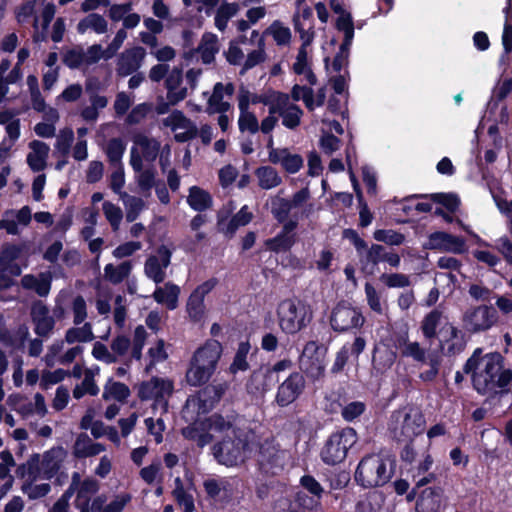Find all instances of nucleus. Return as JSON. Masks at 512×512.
<instances>
[{
	"instance_id": "f257e3e1",
	"label": "nucleus",
	"mask_w": 512,
	"mask_h": 512,
	"mask_svg": "<svg viewBox=\"0 0 512 512\" xmlns=\"http://www.w3.org/2000/svg\"><path fill=\"white\" fill-rule=\"evenodd\" d=\"M499 352L483 354L476 348L463 365L464 373L471 376L473 389L487 401L493 402L510 392L512 370L504 367Z\"/></svg>"
},
{
	"instance_id": "f03ea898",
	"label": "nucleus",
	"mask_w": 512,
	"mask_h": 512,
	"mask_svg": "<svg viewBox=\"0 0 512 512\" xmlns=\"http://www.w3.org/2000/svg\"><path fill=\"white\" fill-rule=\"evenodd\" d=\"M237 420L238 414L235 412L226 416L215 412L205 418L212 448H249L254 433L251 429L240 427Z\"/></svg>"
},
{
	"instance_id": "7ed1b4c3",
	"label": "nucleus",
	"mask_w": 512,
	"mask_h": 512,
	"mask_svg": "<svg viewBox=\"0 0 512 512\" xmlns=\"http://www.w3.org/2000/svg\"><path fill=\"white\" fill-rule=\"evenodd\" d=\"M99 489L100 484L96 479L82 478L79 472H74L65 492L70 498L75 495L74 505L79 512H101L107 498L104 494L95 496Z\"/></svg>"
},
{
	"instance_id": "20e7f679",
	"label": "nucleus",
	"mask_w": 512,
	"mask_h": 512,
	"mask_svg": "<svg viewBox=\"0 0 512 512\" xmlns=\"http://www.w3.org/2000/svg\"><path fill=\"white\" fill-rule=\"evenodd\" d=\"M394 473V461L381 453H372L359 463L355 479L363 487H378L386 484Z\"/></svg>"
},
{
	"instance_id": "39448f33",
	"label": "nucleus",
	"mask_w": 512,
	"mask_h": 512,
	"mask_svg": "<svg viewBox=\"0 0 512 512\" xmlns=\"http://www.w3.org/2000/svg\"><path fill=\"white\" fill-rule=\"evenodd\" d=\"M280 329L286 335H294L308 326L312 319L310 306L298 298L282 300L276 310Z\"/></svg>"
},
{
	"instance_id": "423d86ee",
	"label": "nucleus",
	"mask_w": 512,
	"mask_h": 512,
	"mask_svg": "<svg viewBox=\"0 0 512 512\" xmlns=\"http://www.w3.org/2000/svg\"><path fill=\"white\" fill-rule=\"evenodd\" d=\"M329 323L336 333L355 334L363 327L365 317L360 308L353 306L346 300H340L331 311Z\"/></svg>"
},
{
	"instance_id": "0eeeda50",
	"label": "nucleus",
	"mask_w": 512,
	"mask_h": 512,
	"mask_svg": "<svg viewBox=\"0 0 512 512\" xmlns=\"http://www.w3.org/2000/svg\"><path fill=\"white\" fill-rule=\"evenodd\" d=\"M226 389L225 383L205 385L196 396L186 400L182 410L183 417L187 418L190 411L195 412L197 416L209 413L222 399Z\"/></svg>"
},
{
	"instance_id": "6e6552de",
	"label": "nucleus",
	"mask_w": 512,
	"mask_h": 512,
	"mask_svg": "<svg viewBox=\"0 0 512 512\" xmlns=\"http://www.w3.org/2000/svg\"><path fill=\"white\" fill-rule=\"evenodd\" d=\"M281 224V230L276 236L269 238L265 241V247L268 251L279 254L286 253L298 242L297 228L299 225V216L293 213L284 222H277Z\"/></svg>"
},
{
	"instance_id": "1a4fd4ad",
	"label": "nucleus",
	"mask_w": 512,
	"mask_h": 512,
	"mask_svg": "<svg viewBox=\"0 0 512 512\" xmlns=\"http://www.w3.org/2000/svg\"><path fill=\"white\" fill-rule=\"evenodd\" d=\"M434 479L433 474L421 477L416 481L414 493L417 494V512H439L443 502V492L439 487H426Z\"/></svg>"
},
{
	"instance_id": "9d476101",
	"label": "nucleus",
	"mask_w": 512,
	"mask_h": 512,
	"mask_svg": "<svg viewBox=\"0 0 512 512\" xmlns=\"http://www.w3.org/2000/svg\"><path fill=\"white\" fill-rule=\"evenodd\" d=\"M281 193H283V190L270 198V213L276 222L287 220L293 209L303 206L310 199L308 187L301 188L290 199L281 197Z\"/></svg>"
},
{
	"instance_id": "9b49d317",
	"label": "nucleus",
	"mask_w": 512,
	"mask_h": 512,
	"mask_svg": "<svg viewBox=\"0 0 512 512\" xmlns=\"http://www.w3.org/2000/svg\"><path fill=\"white\" fill-rule=\"evenodd\" d=\"M462 320L468 331L483 332L498 322V313L492 305H479L467 309Z\"/></svg>"
},
{
	"instance_id": "f8f14e48",
	"label": "nucleus",
	"mask_w": 512,
	"mask_h": 512,
	"mask_svg": "<svg viewBox=\"0 0 512 512\" xmlns=\"http://www.w3.org/2000/svg\"><path fill=\"white\" fill-rule=\"evenodd\" d=\"M306 380L301 372L294 371L279 384L274 402L280 408H286L295 403L304 393Z\"/></svg>"
},
{
	"instance_id": "ddd939ff",
	"label": "nucleus",
	"mask_w": 512,
	"mask_h": 512,
	"mask_svg": "<svg viewBox=\"0 0 512 512\" xmlns=\"http://www.w3.org/2000/svg\"><path fill=\"white\" fill-rule=\"evenodd\" d=\"M398 415L403 414V420L400 427V436L405 442L404 448H411L414 437L422 434L425 429V416L417 408L410 407L402 411L396 412Z\"/></svg>"
},
{
	"instance_id": "4468645a",
	"label": "nucleus",
	"mask_w": 512,
	"mask_h": 512,
	"mask_svg": "<svg viewBox=\"0 0 512 512\" xmlns=\"http://www.w3.org/2000/svg\"><path fill=\"white\" fill-rule=\"evenodd\" d=\"M424 249L462 254L466 251L465 239L444 231H435L428 236Z\"/></svg>"
},
{
	"instance_id": "2eb2a0df",
	"label": "nucleus",
	"mask_w": 512,
	"mask_h": 512,
	"mask_svg": "<svg viewBox=\"0 0 512 512\" xmlns=\"http://www.w3.org/2000/svg\"><path fill=\"white\" fill-rule=\"evenodd\" d=\"M156 253L157 255H151L146 259L144 271L148 278L160 284L166 277L164 270L171 263L172 251L167 246L160 245Z\"/></svg>"
},
{
	"instance_id": "dca6fc26",
	"label": "nucleus",
	"mask_w": 512,
	"mask_h": 512,
	"mask_svg": "<svg viewBox=\"0 0 512 512\" xmlns=\"http://www.w3.org/2000/svg\"><path fill=\"white\" fill-rule=\"evenodd\" d=\"M365 348L366 339L362 336H356L352 343H344L335 354L334 362L330 368L331 374L337 375L343 372L350 357L358 361Z\"/></svg>"
},
{
	"instance_id": "f3484780",
	"label": "nucleus",
	"mask_w": 512,
	"mask_h": 512,
	"mask_svg": "<svg viewBox=\"0 0 512 512\" xmlns=\"http://www.w3.org/2000/svg\"><path fill=\"white\" fill-rule=\"evenodd\" d=\"M63 450H47L43 459L39 461L38 455L29 462L28 470L33 475L51 478L60 468Z\"/></svg>"
},
{
	"instance_id": "a211bd4d",
	"label": "nucleus",
	"mask_w": 512,
	"mask_h": 512,
	"mask_svg": "<svg viewBox=\"0 0 512 512\" xmlns=\"http://www.w3.org/2000/svg\"><path fill=\"white\" fill-rule=\"evenodd\" d=\"M221 354V343L218 340H207L194 352L191 360L216 371Z\"/></svg>"
},
{
	"instance_id": "6ab92c4d",
	"label": "nucleus",
	"mask_w": 512,
	"mask_h": 512,
	"mask_svg": "<svg viewBox=\"0 0 512 512\" xmlns=\"http://www.w3.org/2000/svg\"><path fill=\"white\" fill-rule=\"evenodd\" d=\"M269 161L273 164H281L283 170L289 174L297 173L304 160L299 154H291L288 148H272L269 150Z\"/></svg>"
},
{
	"instance_id": "aec40b11",
	"label": "nucleus",
	"mask_w": 512,
	"mask_h": 512,
	"mask_svg": "<svg viewBox=\"0 0 512 512\" xmlns=\"http://www.w3.org/2000/svg\"><path fill=\"white\" fill-rule=\"evenodd\" d=\"M252 104L262 103L269 106V114L282 113L289 103V95L270 89L268 93L253 94L251 97Z\"/></svg>"
},
{
	"instance_id": "412c9836",
	"label": "nucleus",
	"mask_w": 512,
	"mask_h": 512,
	"mask_svg": "<svg viewBox=\"0 0 512 512\" xmlns=\"http://www.w3.org/2000/svg\"><path fill=\"white\" fill-rule=\"evenodd\" d=\"M253 214L248 211V207L245 205L234 214L228 223L225 225V219L219 218L217 221V227L220 232H223L226 237L232 238L237 229L241 226H245L251 222Z\"/></svg>"
},
{
	"instance_id": "4be33fe9",
	"label": "nucleus",
	"mask_w": 512,
	"mask_h": 512,
	"mask_svg": "<svg viewBox=\"0 0 512 512\" xmlns=\"http://www.w3.org/2000/svg\"><path fill=\"white\" fill-rule=\"evenodd\" d=\"M410 199H429L436 204L442 205L449 213H455L461 205L459 196L453 192L414 194L410 197H406L404 200L409 201Z\"/></svg>"
},
{
	"instance_id": "5701e85b",
	"label": "nucleus",
	"mask_w": 512,
	"mask_h": 512,
	"mask_svg": "<svg viewBox=\"0 0 512 512\" xmlns=\"http://www.w3.org/2000/svg\"><path fill=\"white\" fill-rule=\"evenodd\" d=\"M30 152L27 155V164L33 172H40L46 168L47 158L50 151L49 146L40 140H33L29 143Z\"/></svg>"
},
{
	"instance_id": "b1692460",
	"label": "nucleus",
	"mask_w": 512,
	"mask_h": 512,
	"mask_svg": "<svg viewBox=\"0 0 512 512\" xmlns=\"http://www.w3.org/2000/svg\"><path fill=\"white\" fill-rule=\"evenodd\" d=\"M182 435L185 439L196 443L198 448H203L211 444L205 418L203 420H194L190 425L182 429Z\"/></svg>"
},
{
	"instance_id": "393cba45",
	"label": "nucleus",
	"mask_w": 512,
	"mask_h": 512,
	"mask_svg": "<svg viewBox=\"0 0 512 512\" xmlns=\"http://www.w3.org/2000/svg\"><path fill=\"white\" fill-rule=\"evenodd\" d=\"M358 440L357 433L352 427H345L328 438L324 448H353Z\"/></svg>"
},
{
	"instance_id": "a878e982",
	"label": "nucleus",
	"mask_w": 512,
	"mask_h": 512,
	"mask_svg": "<svg viewBox=\"0 0 512 512\" xmlns=\"http://www.w3.org/2000/svg\"><path fill=\"white\" fill-rule=\"evenodd\" d=\"M145 50L142 47H136L123 55L119 61L117 72L120 76H128L134 73L138 66L139 61L144 57Z\"/></svg>"
},
{
	"instance_id": "bb28decb",
	"label": "nucleus",
	"mask_w": 512,
	"mask_h": 512,
	"mask_svg": "<svg viewBox=\"0 0 512 512\" xmlns=\"http://www.w3.org/2000/svg\"><path fill=\"white\" fill-rule=\"evenodd\" d=\"M180 288L176 284L168 282L164 288H157L153 297L157 303L165 304L167 309L174 310L178 306Z\"/></svg>"
},
{
	"instance_id": "cd10ccee",
	"label": "nucleus",
	"mask_w": 512,
	"mask_h": 512,
	"mask_svg": "<svg viewBox=\"0 0 512 512\" xmlns=\"http://www.w3.org/2000/svg\"><path fill=\"white\" fill-rule=\"evenodd\" d=\"M187 203L194 211L203 212L211 208L213 199L208 191L198 186H192L189 189Z\"/></svg>"
},
{
	"instance_id": "c85d7f7f",
	"label": "nucleus",
	"mask_w": 512,
	"mask_h": 512,
	"mask_svg": "<svg viewBox=\"0 0 512 512\" xmlns=\"http://www.w3.org/2000/svg\"><path fill=\"white\" fill-rule=\"evenodd\" d=\"M214 373L215 370L190 360L189 368L186 372V380L189 385L198 387L206 384Z\"/></svg>"
},
{
	"instance_id": "c756f323",
	"label": "nucleus",
	"mask_w": 512,
	"mask_h": 512,
	"mask_svg": "<svg viewBox=\"0 0 512 512\" xmlns=\"http://www.w3.org/2000/svg\"><path fill=\"white\" fill-rule=\"evenodd\" d=\"M203 486L208 496L215 500L228 498L232 494V488L226 479L208 478Z\"/></svg>"
},
{
	"instance_id": "7c9ffc66",
	"label": "nucleus",
	"mask_w": 512,
	"mask_h": 512,
	"mask_svg": "<svg viewBox=\"0 0 512 512\" xmlns=\"http://www.w3.org/2000/svg\"><path fill=\"white\" fill-rule=\"evenodd\" d=\"M251 344L249 340L241 341L238 344V348L233 357V361L229 366V372L231 374H237L238 372H246L249 370L250 365L247 360L248 354L251 350Z\"/></svg>"
},
{
	"instance_id": "2f4dec72",
	"label": "nucleus",
	"mask_w": 512,
	"mask_h": 512,
	"mask_svg": "<svg viewBox=\"0 0 512 512\" xmlns=\"http://www.w3.org/2000/svg\"><path fill=\"white\" fill-rule=\"evenodd\" d=\"M258 185L264 190H270L282 183V178L272 166H260L255 170Z\"/></svg>"
},
{
	"instance_id": "473e14b6",
	"label": "nucleus",
	"mask_w": 512,
	"mask_h": 512,
	"mask_svg": "<svg viewBox=\"0 0 512 512\" xmlns=\"http://www.w3.org/2000/svg\"><path fill=\"white\" fill-rule=\"evenodd\" d=\"M133 142L142 150L143 157L147 161H154L160 150V142L154 138H148L143 133H136L133 136Z\"/></svg>"
},
{
	"instance_id": "72a5a7b5",
	"label": "nucleus",
	"mask_w": 512,
	"mask_h": 512,
	"mask_svg": "<svg viewBox=\"0 0 512 512\" xmlns=\"http://www.w3.org/2000/svg\"><path fill=\"white\" fill-rule=\"evenodd\" d=\"M397 343V347L401 348L402 357H410L421 363L426 361V351L418 342H409L407 336H401Z\"/></svg>"
},
{
	"instance_id": "f704fd0d",
	"label": "nucleus",
	"mask_w": 512,
	"mask_h": 512,
	"mask_svg": "<svg viewBox=\"0 0 512 512\" xmlns=\"http://www.w3.org/2000/svg\"><path fill=\"white\" fill-rule=\"evenodd\" d=\"M131 270L132 264L130 261H124L117 266L109 263L104 268L105 277L112 284H119L123 282L129 276Z\"/></svg>"
},
{
	"instance_id": "c9c22d12",
	"label": "nucleus",
	"mask_w": 512,
	"mask_h": 512,
	"mask_svg": "<svg viewBox=\"0 0 512 512\" xmlns=\"http://www.w3.org/2000/svg\"><path fill=\"white\" fill-rule=\"evenodd\" d=\"M239 5L236 2L222 3L217 9L215 15V26L219 31H224L227 28L228 21L237 14Z\"/></svg>"
},
{
	"instance_id": "e433bc0d",
	"label": "nucleus",
	"mask_w": 512,
	"mask_h": 512,
	"mask_svg": "<svg viewBox=\"0 0 512 512\" xmlns=\"http://www.w3.org/2000/svg\"><path fill=\"white\" fill-rule=\"evenodd\" d=\"M164 380L159 377H152L150 381H144L138 389V397L141 400H150L161 395Z\"/></svg>"
},
{
	"instance_id": "4c0bfd02",
	"label": "nucleus",
	"mask_w": 512,
	"mask_h": 512,
	"mask_svg": "<svg viewBox=\"0 0 512 512\" xmlns=\"http://www.w3.org/2000/svg\"><path fill=\"white\" fill-rule=\"evenodd\" d=\"M442 313L433 309L425 315L421 322V331L423 336L428 339H434L437 336V327L440 323Z\"/></svg>"
},
{
	"instance_id": "58836bf2",
	"label": "nucleus",
	"mask_w": 512,
	"mask_h": 512,
	"mask_svg": "<svg viewBox=\"0 0 512 512\" xmlns=\"http://www.w3.org/2000/svg\"><path fill=\"white\" fill-rule=\"evenodd\" d=\"M213 457L219 464L226 467L237 466L243 463L245 459L242 450H214Z\"/></svg>"
},
{
	"instance_id": "ea45409f",
	"label": "nucleus",
	"mask_w": 512,
	"mask_h": 512,
	"mask_svg": "<svg viewBox=\"0 0 512 512\" xmlns=\"http://www.w3.org/2000/svg\"><path fill=\"white\" fill-rule=\"evenodd\" d=\"M449 338L446 340L447 342V354L448 355H456L461 353L465 346L466 341L464 339V334L452 324L449 325Z\"/></svg>"
},
{
	"instance_id": "a19ab883",
	"label": "nucleus",
	"mask_w": 512,
	"mask_h": 512,
	"mask_svg": "<svg viewBox=\"0 0 512 512\" xmlns=\"http://www.w3.org/2000/svg\"><path fill=\"white\" fill-rule=\"evenodd\" d=\"M94 339V334L90 323H85L82 327L69 328L65 333V341L69 344L75 342H90Z\"/></svg>"
},
{
	"instance_id": "79ce46f5",
	"label": "nucleus",
	"mask_w": 512,
	"mask_h": 512,
	"mask_svg": "<svg viewBox=\"0 0 512 512\" xmlns=\"http://www.w3.org/2000/svg\"><path fill=\"white\" fill-rule=\"evenodd\" d=\"M202 41H205V43L199 45L198 52L201 55L202 62L210 64L214 61L215 54L218 52L217 38L213 34H205Z\"/></svg>"
},
{
	"instance_id": "37998d69",
	"label": "nucleus",
	"mask_w": 512,
	"mask_h": 512,
	"mask_svg": "<svg viewBox=\"0 0 512 512\" xmlns=\"http://www.w3.org/2000/svg\"><path fill=\"white\" fill-rule=\"evenodd\" d=\"M386 248L380 244H372L371 247L366 249L365 256L360 258V262L366 268L369 264L372 265L371 272L374 267L377 266L380 262H384L386 256Z\"/></svg>"
},
{
	"instance_id": "c03bdc74",
	"label": "nucleus",
	"mask_w": 512,
	"mask_h": 512,
	"mask_svg": "<svg viewBox=\"0 0 512 512\" xmlns=\"http://www.w3.org/2000/svg\"><path fill=\"white\" fill-rule=\"evenodd\" d=\"M186 310L192 322H200L205 314L204 299L191 293L187 300Z\"/></svg>"
},
{
	"instance_id": "a18cd8bd",
	"label": "nucleus",
	"mask_w": 512,
	"mask_h": 512,
	"mask_svg": "<svg viewBox=\"0 0 512 512\" xmlns=\"http://www.w3.org/2000/svg\"><path fill=\"white\" fill-rule=\"evenodd\" d=\"M266 60V52L264 50V39L261 37L258 41V49L252 50L248 53L246 60L242 66L240 74L243 75L246 71L254 68L255 66L263 63Z\"/></svg>"
},
{
	"instance_id": "49530a36",
	"label": "nucleus",
	"mask_w": 512,
	"mask_h": 512,
	"mask_svg": "<svg viewBox=\"0 0 512 512\" xmlns=\"http://www.w3.org/2000/svg\"><path fill=\"white\" fill-rule=\"evenodd\" d=\"M129 396L130 389L122 382H111L110 386L106 385L102 395L104 400L114 398L119 402H125Z\"/></svg>"
},
{
	"instance_id": "de8ad7c7",
	"label": "nucleus",
	"mask_w": 512,
	"mask_h": 512,
	"mask_svg": "<svg viewBox=\"0 0 512 512\" xmlns=\"http://www.w3.org/2000/svg\"><path fill=\"white\" fill-rule=\"evenodd\" d=\"M373 237L376 241L391 246H399L405 241V236L402 233L392 229H377L374 231Z\"/></svg>"
},
{
	"instance_id": "09e8293b",
	"label": "nucleus",
	"mask_w": 512,
	"mask_h": 512,
	"mask_svg": "<svg viewBox=\"0 0 512 512\" xmlns=\"http://www.w3.org/2000/svg\"><path fill=\"white\" fill-rule=\"evenodd\" d=\"M125 150L126 144L121 138L117 137L108 141L105 152L109 162L114 165L121 161Z\"/></svg>"
},
{
	"instance_id": "8fccbe9b",
	"label": "nucleus",
	"mask_w": 512,
	"mask_h": 512,
	"mask_svg": "<svg viewBox=\"0 0 512 512\" xmlns=\"http://www.w3.org/2000/svg\"><path fill=\"white\" fill-rule=\"evenodd\" d=\"M252 380H261L260 389L262 393H266L279 381L278 377L269 369H257L252 372Z\"/></svg>"
},
{
	"instance_id": "3c124183",
	"label": "nucleus",
	"mask_w": 512,
	"mask_h": 512,
	"mask_svg": "<svg viewBox=\"0 0 512 512\" xmlns=\"http://www.w3.org/2000/svg\"><path fill=\"white\" fill-rule=\"evenodd\" d=\"M367 406L362 401H352L341 409V416L346 422H353L365 413Z\"/></svg>"
},
{
	"instance_id": "603ef678",
	"label": "nucleus",
	"mask_w": 512,
	"mask_h": 512,
	"mask_svg": "<svg viewBox=\"0 0 512 512\" xmlns=\"http://www.w3.org/2000/svg\"><path fill=\"white\" fill-rule=\"evenodd\" d=\"M282 124L288 129H295L300 125L303 110L296 104H291L287 112L282 110Z\"/></svg>"
},
{
	"instance_id": "864d4df0",
	"label": "nucleus",
	"mask_w": 512,
	"mask_h": 512,
	"mask_svg": "<svg viewBox=\"0 0 512 512\" xmlns=\"http://www.w3.org/2000/svg\"><path fill=\"white\" fill-rule=\"evenodd\" d=\"M66 376H69V371L62 368L54 371L44 370L40 380V387L42 390H47L51 385L62 382Z\"/></svg>"
},
{
	"instance_id": "5fc2aeb1",
	"label": "nucleus",
	"mask_w": 512,
	"mask_h": 512,
	"mask_svg": "<svg viewBox=\"0 0 512 512\" xmlns=\"http://www.w3.org/2000/svg\"><path fill=\"white\" fill-rule=\"evenodd\" d=\"M175 489L173 491V495L178 502V504L183 507L184 512H193L194 511V501L193 497L185 492L182 487L181 480L177 478L175 480Z\"/></svg>"
},
{
	"instance_id": "6e6d98bb",
	"label": "nucleus",
	"mask_w": 512,
	"mask_h": 512,
	"mask_svg": "<svg viewBox=\"0 0 512 512\" xmlns=\"http://www.w3.org/2000/svg\"><path fill=\"white\" fill-rule=\"evenodd\" d=\"M293 26L295 31L299 33L300 39L302 40V44L300 47L307 48L308 46H310L314 40V26L311 24L309 28L306 30L300 20L298 13H295L293 16Z\"/></svg>"
},
{
	"instance_id": "4d7b16f0",
	"label": "nucleus",
	"mask_w": 512,
	"mask_h": 512,
	"mask_svg": "<svg viewBox=\"0 0 512 512\" xmlns=\"http://www.w3.org/2000/svg\"><path fill=\"white\" fill-rule=\"evenodd\" d=\"M238 126L241 132L248 131L251 134H255L259 131V122L253 112L240 113Z\"/></svg>"
},
{
	"instance_id": "13d9d810",
	"label": "nucleus",
	"mask_w": 512,
	"mask_h": 512,
	"mask_svg": "<svg viewBox=\"0 0 512 512\" xmlns=\"http://www.w3.org/2000/svg\"><path fill=\"white\" fill-rule=\"evenodd\" d=\"M63 63L70 69H77L83 64L86 65L85 52L79 49H69L63 56Z\"/></svg>"
},
{
	"instance_id": "bf43d9fd",
	"label": "nucleus",
	"mask_w": 512,
	"mask_h": 512,
	"mask_svg": "<svg viewBox=\"0 0 512 512\" xmlns=\"http://www.w3.org/2000/svg\"><path fill=\"white\" fill-rule=\"evenodd\" d=\"M380 281L389 288H403L410 285L409 276L402 273H384L380 276Z\"/></svg>"
},
{
	"instance_id": "052dcab7",
	"label": "nucleus",
	"mask_w": 512,
	"mask_h": 512,
	"mask_svg": "<svg viewBox=\"0 0 512 512\" xmlns=\"http://www.w3.org/2000/svg\"><path fill=\"white\" fill-rule=\"evenodd\" d=\"M22 249L16 244H5L0 251V266L15 262L20 257Z\"/></svg>"
},
{
	"instance_id": "680f3d73",
	"label": "nucleus",
	"mask_w": 512,
	"mask_h": 512,
	"mask_svg": "<svg viewBox=\"0 0 512 512\" xmlns=\"http://www.w3.org/2000/svg\"><path fill=\"white\" fill-rule=\"evenodd\" d=\"M103 211H104L105 217L108 220V222L110 223V225L114 229L118 228V226L123 218L122 210L118 206L114 205L113 203H111L109 201H105L103 203Z\"/></svg>"
},
{
	"instance_id": "e2e57ef3",
	"label": "nucleus",
	"mask_w": 512,
	"mask_h": 512,
	"mask_svg": "<svg viewBox=\"0 0 512 512\" xmlns=\"http://www.w3.org/2000/svg\"><path fill=\"white\" fill-rule=\"evenodd\" d=\"M164 124L170 126L172 130H176L178 128H186L193 123L182 111L174 110L169 117L165 119Z\"/></svg>"
},
{
	"instance_id": "0e129e2a",
	"label": "nucleus",
	"mask_w": 512,
	"mask_h": 512,
	"mask_svg": "<svg viewBox=\"0 0 512 512\" xmlns=\"http://www.w3.org/2000/svg\"><path fill=\"white\" fill-rule=\"evenodd\" d=\"M72 310L74 314L73 322L75 325H80L87 318L86 301L81 295H77L72 303Z\"/></svg>"
},
{
	"instance_id": "69168bd1",
	"label": "nucleus",
	"mask_w": 512,
	"mask_h": 512,
	"mask_svg": "<svg viewBox=\"0 0 512 512\" xmlns=\"http://www.w3.org/2000/svg\"><path fill=\"white\" fill-rule=\"evenodd\" d=\"M271 34L277 43V45H286L291 40V31L288 27L280 25L278 21H275L271 26Z\"/></svg>"
},
{
	"instance_id": "338daca9",
	"label": "nucleus",
	"mask_w": 512,
	"mask_h": 512,
	"mask_svg": "<svg viewBox=\"0 0 512 512\" xmlns=\"http://www.w3.org/2000/svg\"><path fill=\"white\" fill-rule=\"evenodd\" d=\"M341 140L332 133H324L320 138V147L327 155L333 154L340 148Z\"/></svg>"
},
{
	"instance_id": "774afa93",
	"label": "nucleus",
	"mask_w": 512,
	"mask_h": 512,
	"mask_svg": "<svg viewBox=\"0 0 512 512\" xmlns=\"http://www.w3.org/2000/svg\"><path fill=\"white\" fill-rule=\"evenodd\" d=\"M129 501L130 496L127 494L116 495L108 504L102 505L101 512H122Z\"/></svg>"
}]
</instances>
